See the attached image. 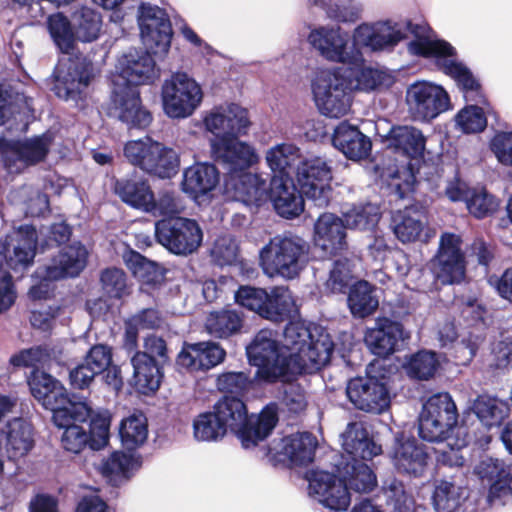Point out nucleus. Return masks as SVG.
Returning <instances> with one entry per match:
<instances>
[{
	"label": "nucleus",
	"mask_w": 512,
	"mask_h": 512,
	"mask_svg": "<svg viewBox=\"0 0 512 512\" xmlns=\"http://www.w3.org/2000/svg\"><path fill=\"white\" fill-rule=\"evenodd\" d=\"M123 260L128 269L144 283H156L162 278L160 267L136 251H127Z\"/></svg>",
	"instance_id": "obj_50"
},
{
	"label": "nucleus",
	"mask_w": 512,
	"mask_h": 512,
	"mask_svg": "<svg viewBox=\"0 0 512 512\" xmlns=\"http://www.w3.org/2000/svg\"><path fill=\"white\" fill-rule=\"evenodd\" d=\"M324 336L332 343L327 333H320L315 339L313 332L304 322L291 321L284 330L282 346L289 359L307 361L310 356H315L316 349H312L311 346H316Z\"/></svg>",
	"instance_id": "obj_33"
},
{
	"label": "nucleus",
	"mask_w": 512,
	"mask_h": 512,
	"mask_svg": "<svg viewBox=\"0 0 512 512\" xmlns=\"http://www.w3.org/2000/svg\"><path fill=\"white\" fill-rule=\"evenodd\" d=\"M362 63L358 67H354L355 80L353 81V90L359 89L363 91H371L380 87L388 86L390 78L383 71L372 68H361Z\"/></svg>",
	"instance_id": "obj_57"
},
{
	"label": "nucleus",
	"mask_w": 512,
	"mask_h": 512,
	"mask_svg": "<svg viewBox=\"0 0 512 512\" xmlns=\"http://www.w3.org/2000/svg\"><path fill=\"white\" fill-rule=\"evenodd\" d=\"M345 225L348 229L371 230L380 219V211L376 205H354L343 212Z\"/></svg>",
	"instance_id": "obj_49"
},
{
	"label": "nucleus",
	"mask_w": 512,
	"mask_h": 512,
	"mask_svg": "<svg viewBox=\"0 0 512 512\" xmlns=\"http://www.w3.org/2000/svg\"><path fill=\"white\" fill-rule=\"evenodd\" d=\"M269 294L262 288L241 286L235 293L236 302L265 318Z\"/></svg>",
	"instance_id": "obj_56"
},
{
	"label": "nucleus",
	"mask_w": 512,
	"mask_h": 512,
	"mask_svg": "<svg viewBox=\"0 0 512 512\" xmlns=\"http://www.w3.org/2000/svg\"><path fill=\"white\" fill-rule=\"evenodd\" d=\"M203 123L206 131L215 136L211 142L215 159L228 170L225 194L243 201L263 198L265 184L247 171L259 156L251 145L238 139L250 126L248 111L235 103L221 104L205 113Z\"/></svg>",
	"instance_id": "obj_2"
},
{
	"label": "nucleus",
	"mask_w": 512,
	"mask_h": 512,
	"mask_svg": "<svg viewBox=\"0 0 512 512\" xmlns=\"http://www.w3.org/2000/svg\"><path fill=\"white\" fill-rule=\"evenodd\" d=\"M201 85L186 73L178 72L163 82L161 99L164 113L171 119H186L201 106Z\"/></svg>",
	"instance_id": "obj_12"
},
{
	"label": "nucleus",
	"mask_w": 512,
	"mask_h": 512,
	"mask_svg": "<svg viewBox=\"0 0 512 512\" xmlns=\"http://www.w3.org/2000/svg\"><path fill=\"white\" fill-rule=\"evenodd\" d=\"M313 99L319 112L330 118L347 115L353 101V81L340 69L316 72L311 81Z\"/></svg>",
	"instance_id": "obj_11"
},
{
	"label": "nucleus",
	"mask_w": 512,
	"mask_h": 512,
	"mask_svg": "<svg viewBox=\"0 0 512 512\" xmlns=\"http://www.w3.org/2000/svg\"><path fill=\"white\" fill-rule=\"evenodd\" d=\"M391 459L398 472L421 476L428 465V455L424 447L414 439L396 438L391 451Z\"/></svg>",
	"instance_id": "obj_34"
},
{
	"label": "nucleus",
	"mask_w": 512,
	"mask_h": 512,
	"mask_svg": "<svg viewBox=\"0 0 512 512\" xmlns=\"http://www.w3.org/2000/svg\"><path fill=\"white\" fill-rule=\"evenodd\" d=\"M439 364L440 359L435 352L420 351L410 358L405 367L410 377L428 380L434 376Z\"/></svg>",
	"instance_id": "obj_55"
},
{
	"label": "nucleus",
	"mask_w": 512,
	"mask_h": 512,
	"mask_svg": "<svg viewBox=\"0 0 512 512\" xmlns=\"http://www.w3.org/2000/svg\"><path fill=\"white\" fill-rule=\"evenodd\" d=\"M133 366L132 383L143 394L155 392L161 381L158 364L145 352H136L131 358Z\"/></svg>",
	"instance_id": "obj_38"
},
{
	"label": "nucleus",
	"mask_w": 512,
	"mask_h": 512,
	"mask_svg": "<svg viewBox=\"0 0 512 512\" xmlns=\"http://www.w3.org/2000/svg\"><path fill=\"white\" fill-rule=\"evenodd\" d=\"M124 155L131 164L160 178H170L179 167L177 152L150 137L128 142Z\"/></svg>",
	"instance_id": "obj_13"
},
{
	"label": "nucleus",
	"mask_w": 512,
	"mask_h": 512,
	"mask_svg": "<svg viewBox=\"0 0 512 512\" xmlns=\"http://www.w3.org/2000/svg\"><path fill=\"white\" fill-rule=\"evenodd\" d=\"M316 446L317 440L311 433H296L274 441L269 454L277 462L305 465L312 462Z\"/></svg>",
	"instance_id": "obj_27"
},
{
	"label": "nucleus",
	"mask_w": 512,
	"mask_h": 512,
	"mask_svg": "<svg viewBox=\"0 0 512 512\" xmlns=\"http://www.w3.org/2000/svg\"><path fill=\"white\" fill-rule=\"evenodd\" d=\"M220 175L216 167L208 163H197L183 173L182 190L198 203L209 200L217 189Z\"/></svg>",
	"instance_id": "obj_29"
},
{
	"label": "nucleus",
	"mask_w": 512,
	"mask_h": 512,
	"mask_svg": "<svg viewBox=\"0 0 512 512\" xmlns=\"http://www.w3.org/2000/svg\"><path fill=\"white\" fill-rule=\"evenodd\" d=\"M473 411L483 425L492 427L499 425L507 417L509 408L505 402L483 395L474 402Z\"/></svg>",
	"instance_id": "obj_45"
},
{
	"label": "nucleus",
	"mask_w": 512,
	"mask_h": 512,
	"mask_svg": "<svg viewBox=\"0 0 512 512\" xmlns=\"http://www.w3.org/2000/svg\"><path fill=\"white\" fill-rule=\"evenodd\" d=\"M392 228L402 243H426L435 235V231L428 225L425 211L415 206L397 211L392 217Z\"/></svg>",
	"instance_id": "obj_28"
},
{
	"label": "nucleus",
	"mask_w": 512,
	"mask_h": 512,
	"mask_svg": "<svg viewBox=\"0 0 512 512\" xmlns=\"http://www.w3.org/2000/svg\"><path fill=\"white\" fill-rule=\"evenodd\" d=\"M308 42L326 60L358 67L363 62L355 45V31L350 43L349 34L337 25L318 26L308 35Z\"/></svg>",
	"instance_id": "obj_14"
},
{
	"label": "nucleus",
	"mask_w": 512,
	"mask_h": 512,
	"mask_svg": "<svg viewBox=\"0 0 512 512\" xmlns=\"http://www.w3.org/2000/svg\"><path fill=\"white\" fill-rule=\"evenodd\" d=\"M120 438L125 448L133 450L143 445L148 436L147 419L142 413H133L121 421Z\"/></svg>",
	"instance_id": "obj_42"
},
{
	"label": "nucleus",
	"mask_w": 512,
	"mask_h": 512,
	"mask_svg": "<svg viewBox=\"0 0 512 512\" xmlns=\"http://www.w3.org/2000/svg\"><path fill=\"white\" fill-rule=\"evenodd\" d=\"M91 416V407L87 402H71L67 408L58 409L53 415L56 426L64 429L61 443L65 450L79 453L89 444L87 430L81 425Z\"/></svg>",
	"instance_id": "obj_22"
},
{
	"label": "nucleus",
	"mask_w": 512,
	"mask_h": 512,
	"mask_svg": "<svg viewBox=\"0 0 512 512\" xmlns=\"http://www.w3.org/2000/svg\"><path fill=\"white\" fill-rule=\"evenodd\" d=\"M405 101L410 116L419 122L429 123L451 109L447 91L428 81L411 84L406 90Z\"/></svg>",
	"instance_id": "obj_16"
},
{
	"label": "nucleus",
	"mask_w": 512,
	"mask_h": 512,
	"mask_svg": "<svg viewBox=\"0 0 512 512\" xmlns=\"http://www.w3.org/2000/svg\"><path fill=\"white\" fill-rule=\"evenodd\" d=\"M457 408L448 393L431 396L423 405L419 417V434L429 442H436L437 461L448 466H462L470 441L468 429L457 425Z\"/></svg>",
	"instance_id": "obj_5"
},
{
	"label": "nucleus",
	"mask_w": 512,
	"mask_h": 512,
	"mask_svg": "<svg viewBox=\"0 0 512 512\" xmlns=\"http://www.w3.org/2000/svg\"><path fill=\"white\" fill-rule=\"evenodd\" d=\"M47 28L51 38L63 53H69L74 44V32L71 22L62 13L48 17Z\"/></svg>",
	"instance_id": "obj_52"
},
{
	"label": "nucleus",
	"mask_w": 512,
	"mask_h": 512,
	"mask_svg": "<svg viewBox=\"0 0 512 512\" xmlns=\"http://www.w3.org/2000/svg\"><path fill=\"white\" fill-rule=\"evenodd\" d=\"M256 176L259 181L265 184V195L263 198L255 201H243L226 194L227 198L240 201L245 204H259L269 197L278 214L285 218L296 217L303 211L304 201L302 195L304 194L301 191L298 192L292 179L272 178L268 194L266 181L262 180L258 175Z\"/></svg>",
	"instance_id": "obj_24"
},
{
	"label": "nucleus",
	"mask_w": 512,
	"mask_h": 512,
	"mask_svg": "<svg viewBox=\"0 0 512 512\" xmlns=\"http://www.w3.org/2000/svg\"><path fill=\"white\" fill-rule=\"evenodd\" d=\"M6 440V451L10 459L25 456L33 447L31 426L20 418L10 421L5 431H0V473L3 472L2 441Z\"/></svg>",
	"instance_id": "obj_35"
},
{
	"label": "nucleus",
	"mask_w": 512,
	"mask_h": 512,
	"mask_svg": "<svg viewBox=\"0 0 512 512\" xmlns=\"http://www.w3.org/2000/svg\"><path fill=\"white\" fill-rule=\"evenodd\" d=\"M345 222L332 213L321 214L314 225V243L327 255H336L347 247Z\"/></svg>",
	"instance_id": "obj_31"
},
{
	"label": "nucleus",
	"mask_w": 512,
	"mask_h": 512,
	"mask_svg": "<svg viewBox=\"0 0 512 512\" xmlns=\"http://www.w3.org/2000/svg\"><path fill=\"white\" fill-rule=\"evenodd\" d=\"M466 498V489L444 480L437 482L432 497L437 512H455Z\"/></svg>",
	"instance_id": "obj_43"
},
{
	"label": "nucleus",
	"mask_w": 512,
	"mask_h": 512,
	"mask_svg": "<svg viewBox=\"0 0 512 512\" xmlns=\"http://www.w3.org/2000/svg\"><path fill=\"white\" fill-rule=\"evenodd\" d=\"M243 326V315L235 309H224L211 313L206 320L208 332L219 338L238 333Z\"/></svg>",
	"instance_id": "obj_41"
},
{
	"label": "nucleus",
	"mask_w": 512,
	"mask_h": 512,
	"mask_svg": "<svg viewBox=\"0 0 512 512\" xmlns=\"http://www.w3.org/2000/svg\"><path fill=\"white\" fill-rule=\"evenodd\" d=\"M88 419H90V424L88 425L90 447L93 450H99L108 444L110 419L106 414H93L92 410L91 416Z\"/></svg>",
	"instance_id": "obj_59"
},
{
	"label": "nucleus",
	"mask_w": 512,
	"mask_h": 512,
	"mask_svg": "<svg viewBox=\"0 0 512 512\" xmlns=\"http://www.w3.org/2000/svg\"><path fill=\"white\" fill-rule=\"evenodd\" d=\"M252 385V381L244 372H227L219 375L217 387L220 391L235 395H243Z\"/></svg>",
	"instance_id": "obj_61"
},
{
	"label": "nucleus",
	"mask_w": 512,
	"mask_h": 512,
	"mask_svg": "<svg viewBox=\"0 0 512 512\" xmlns=\"http://www.w3.org/2000/svg\"><path fill=\"white\" fill-rule=\"evenodd\" d=\"M31 110V102L23 94L14 92L9 86H0V125L10 117L22 115Z\"/></svg>",
	"instance_id": "obj_51"
},
{
	"label": "nucleus",
	"mask_w": 512,
	"mask_h": 512,
	"mask_svg": "<svg viewBox=\"0 0 512 512\" xmlns=\"http://www.w3.org/2000/svg\"><path fill=\"white\" fill-rule=\"evenodd\" d=\"M406 337L400 323L385 321L381 326L370 329L365 341L374 354L384 357L394 352Z\"/></svg>",
	"instance_id": "obj_37"
},
{
	"label": "nucleus",
	"mask_w": 512,
	"mask_h": 512,
	"mask_svg": "<svg viewBox=\"0 0 512 512\" xmlns=\"http://www.w3.org/2000/svg\"><path fill=\"white\" fill-rule=\"evenodd\" d=\"M75 36L83 42L96 40L102 29L101 15L91 8L83 7L73 15Z\"/></svg>",
	"instance_id": "obj_46"
},
{
	"label": "nucleus",
	"mask_w": 512,
	"mask_h": 512,
	"mask_svg": "<svg viewBox=\"0 0 512 512\" xmlns=\"http://www.w3.org/2000/svg\"><path fill=\"white\" fill-rule=\"evenodd\" d=\"M332 141L336 149L352 160L367 157L371 150L369 138L347 122H342L336 127Z\"/></svg>",
	"instance_id": "obj_36"
},
{
	"label": "nucleus",
	"mask_w": 512,
	"mask_h": 512,
	"mask_svg": "<svg viewBox=\"0 0 512 512\" xmlns=\"http://www.w3.org/2000/svg\"><path fill=\"white\" fill-rule=\"evenodd\" d=\"M379 362L373 363L367 370L366 377L349 380L346 394L350 402L359 410L380 414L386 411L391 403V394L384 376L374 375L381 368Z\"/></svg>",
	"instance_id": "obj_15"
},
{
	"label": "nucleus",
	"mask_w": 512,
	"mask_h": 512,
	"mask_svg": "<svg viewBox=\"0 0 512 512\" xmlns=\"http://www.w3.org/2000/svg\"><path fill=\"white\" fill-rule=\"evenodd\" d=\"M92 77L89 63L78 59H62L53 74L52 90L59 98L77 102L86 95Z\"/></svg>",
	"instance_id": "obj_21"
},
{
	"label": "nucleus",
	"mask_w": 512,
	"mask_h": 512,
	"mask_svg": "<svg viewBox=\"0 0 512 512\" xmlns=\"http://www.w3.org/2000/svg\"><path fill=\"white\" fill-rule=\"evenodd\" d=\"M53 142L52 133H44L23 141L0 138V155L10 173H20L25 168L45 160Z\"/></svg>",
	"instance_id": "obj_18"
},
{
	"label": "nucleus",
	"mask_w": 512,
	"mask_h": 512,
	"mask_svg": "<svg viewBox=\"0 0 512 512\" xmlns=\"http://www.w3.org/2000/svg\"><path fill=\"white\" fill-rule=\"evenodd\" d=\"M213 412L224 429L238 435L243 447L251 448L264 440L278 421L277 405H267L257 417L248 418L246 406L237 397H224L219 400Z\"/></svg>",
	"instance_id": "obj_7"
},
{
	"label": "nucleus",
	"mask_w": 512,
	"mask_h": 512,
	"mask_svg": "<svg viewBox=\"0 0 512 512\" xmlns=\"http://www.w3.org/2000/svg\"><path fill=\"white\" fill-rule=\"evenodd\" d=\"M115 193L126 204L148 212L153 210V192L146 181L141 179H120L114 186Z\"/></svg>",
	"instance_id": "obj_39"
},
{
	"label": "nucleus",
	"mask_w": 512,
	"mask_h": 512,
	"mask_svg": "<svg viewBox=\"0 0 512 512\" xmlns=\"http://www.w3.org/2000/svg\"><path fill=\"white\" fill-rule=\"evenodd\" d=\"M407 30L414 35L408 44L411 54L435 58L438 66L456 80L467 101L483 102L479 83L457 61L454 48L448 42L438 39L427 24H403L392 20L363 23L355 28V45L359 51L362 48L373 52L392 50L406 38Z\"/></svg>",
	"instance_id": "obj_3"
},
{
	"label": "nucleus",
	"mask_w": 512,
	"mask_h": 512,
	"mask_svg": "<svg viewBox=\"0 0 512 512\" xmlns=\"http://www.w3.org/2000/svg\"><path fill=\"white\" fill-rule=\"evenodd\" d=\"M309 495L332 511H345L350 503V492L341 477L326 471H312L308 476Z\"/></svg>",
	"instance_id": "obj_23"
},
{
	"label": "nucleus",
	"mask_w": 512,
	"mask_h": 512,
	"mask_svg": "<svg viewBox=\"0 0 512 512\" xmlns=\"http://www.w3.org/2000/svg\"><path fill=\"white\" fill-rule=\"evenodd\" d=\"M37 240V232L33 226H14L13 231L6 236L5 242H0V269L3 268V261L15 272L28 269L36 254Z\"/></svg>",
	"instance_id": "obj_20"
},
{
	"label": "nucleus",
	"mask_w": 512,
	"mask_h": 512,
	"mask_svg": "<svg viewBox=\"0 0 512 512\" xmlns=\"http://www.w3.org/2000/svg\"><path fill=\"white\" fill-rule=\"evenodd\" d=\"M429 267L434 277L442 284H453L463 280L466 265L461 237L454 233H443L438 252L431 259Z\"/></svg>",
	"instance_id": "obj_19"
},
{
	"label": "nucleus",
	"mask_w": 512,
	"mask_h": 512,
	"mask_svg": "<svg viewBox=\"0 0 512 512\" xmlns=\"http://www.w3.org/2000/svg\"><path fill=\"white\" fill-rule=\"evenodd\" d=\"M266 161L273 172L272 178L292 179L295 175L299 189L308 199L322 207L330 199L331 170L320 158L304 159L293 144L283 143L266 152Z\"/></svg>",
	"instance_id": "obj_6"
},
{
	"label": "nucleus",
	"mask_w": 512,
	"mask_h": 512,
	"mask_svg": "<svg viewBox=\"0 0 512 512\" xmlns=\"http://www.w3.org/2000/svg\"><path fill=\"white\" fill-rule=\"evenodd\" d=\"M226 434V430L213 410L199 414L193 421V436L197 441L216 442Z\"/></svg>",
	"instance_id": "obj_48"
},
{
	"label": "nucleus",
	"mask_w": 512,
	"mask_h": 512,
	"mask_svg": "<svg viewBox=\"0 0 512 512\" xmlns=\"http://www.w3.org/2000/svg\"><path fill=\"white\" fill-rule=\"evenodd\" d=\"M313 349V346H311ZM315 356L309 360L289 359L277 335L267 329L259 331L246 347L251 365L258 368L256 376L265 382L290 381L296 375L320 370L330 360L333 343L326 336L314 346Z\"/></svg>",
	"instance_id": "obj_4"
},
{
	"label": "nucleus",
	"mask_w": 512,
	"mask_h": 512,
	"mask_svg": "<svg viewBox=\"0 0 512 512\" xmlns=\"http://www.w3.org/2000/svg\"><path fill=\"white\" fill-rule=\"evenodd\" d=\"M344 451L353 458L341 472L347 490L356 493H369L377 485V478L372 469L358 460H370L381 453V446L376 444L367 430L360 423L349 424L343 434Z\"/></svg>",
	"instance_id": "obj_9"
},
{
	"label": "nucleus",
	"mask_w": 512,
	"mask_h": 512,
	"mask_svg": "<svg viewBox=\"0 0 512 512\" xmlns=\"http://www.w3.org/2000/svg\"><path fill=\"white\" fill-rule=\"evenodd\" d=\"M157 241L177 255H188L201 245L203 233L199 224L192 219L174 217L155 224Z\"/></svg>",
	"instance_id": "obj_17"
},
{
	"label": "nucleus",
	"mask_w": 512,
	"mask_h": 512,
	"mask_svg": "<svg viewBox=\"0 0 512 512\" xmlns=\"http://www.w3.org/2000/svg\"><path fill=\"white\" fill-rule=\"evenodd\" d=\"M142 461L135 453L114 452L102 463V473L111 479L129 478L141 467Z\"/></svg>",
	"instance_id": "obj_44"
},
{
	"label": "nucleus",
	"mask_w": 512,
	"mask_h": 512,
	"mask_svg": "<svg viewBox=\"0 0 512 512\" xmlns=\"http://www.w3.org/2000/svg\"><path fill=\"white\" fill-rule=\"evenodd\" d=\"M294 311V300L290 291L283 287L273 289L268 296L265 319L279 322Z\"/></svg>",
	"instance_id": "obj_53"
},
{
	"label": "nucleus",
	"mask_w": 512,
	"mask_h": 512,
	"mask_svg": "<svg viewBox=\"0 0 512 512\" xmlns=\"http://www.w3.org/2000/svg\"><path fill=\"white\" fill-rule=\"evenodd\" d=\"M238 246L230 234H225L216 239L211 254L220 265L231 264L236 260Z\"/></svg>",
	"instance_id": "obj_63"
},
{
	"label": "nucleus",
	"mask_w": 512,
	"mask_h": 512,
	"mask_svg": "<svg viewBox=\"0 0 512 512\" xmlns=\"http://www.w3.org/2000/svg\"><path fill=\"white\" fill-rule=\"evenodd\" d=\"M466 205L473 216L483 218L493 213L498 203L484 188H473Z\"/></svg>",
	"instance_id": "obj_58"
},
{
	"label": "nucleus",
	"mask_w": 512,
	"mask_h": 512,
	"mask_svg": "<svg viewBox=\"0 0 512 512\" xmlns=\"http://www.w3.org/2000/svg\"><path fill=\"white\" fill-rule=\"evenodd\" d=\"M308 250L301 237L277 235L260 250V266L270 278L294 279L307 264Z\"/></svg>",
	"instance_id": "obj_10"
},
{
	"label": "nucleus",
	"mask_w": 512,
	"mask_h": 512,
	"mask_svg": "<svg viewBox=\"0 0 512 512\" xmlns=\"http://www.w3.org/2000/svg\"><path fill=\"white\" fill-rule=\"evenodd\" d=\"M162 319L155 309H145L133 315L125 322V346L133 350L137 344L138 332L141 329H155L161 325Z\"/></svg>",
	"instance_id": "obj_47"
},
{
	"label": "nucleus",
	"mask_w": 512,
	"mask_h": 512,
	"mask_svg": "<svg viewBox=\"0 0 512 512\" xmlns=\"http://www.w3.org/2000/svg\"><path fill=\"white\" fill-rule=\"evenodd\" d=\"M10 198L12 202L24 205L26 214L33 217L43 215L49 207L47 196L30 186L13 191Z\"/></svg>",
	"instance_id": "obj_54"
},
{
	"label": "nucleus",
	"mask_w": 512,
	"mask_h": 512,
	"mask_svg": "<svg viewBox=\"0 0 512 512\" xmlns=\"http://www.w3.org/2000/svg\"><path fill=\"white\" fill-rule=\"evenodd\" d=\"M378 297L374 288L367 281L355 283L348 295V306L353 316L364 318L371 315L378 307Z\"/></svg>",
	"instance_id": "obj_40"
},
{
	"label": "nucleus",
	"mask_w": 512,
	"mask_h": 512,
	"mask_svg": "<svg viewBox=\"0 0 512 512\" xmlns=\"http://www.w3.org/2000/svg\"><path fill=\"white\" fill-rule=\"evenodd\" d=\"M474 472L490 483L488 501L491 504H505L512 498V467L504 466L498 459L485 456L475 466Z\"/></svg>",
	"instance_id": "obj_25"
},
{
	"label": "nucleus",
	"mask_w": 512,
	"mask_h": 512,
	"mask_svg": "<svg viewBox=\"0 0 512 512\" xmlns=\"http://www.w3.org/2000/svg\"><path fill=\"white\" fill-rule=\"evenodd\" d=\"M88 252L80 243L61 249L49 264L39 267L36 276L43 281L77 276L85 267Z\"/></svg>",
	"instance_id": "obj_26"
},
{
	"label": "nucleus",
	"mask_w": 512,
	"mask_h": 512,
	"mask_svg": "<svg viewBox=\"0 0 512 512\" xmlns=\"http://www.w3.org/2000/svg\"><path fill=\"white\" fill-rule=\"evenodd\" d=\"M490 146L501 164L512 166V132L497 133L493 137Z\"/></svg>",
	"instance_id": "obj_64"
},
{
	"label": "nucleus",
	"mask_w": 512,
	"mask_h": 512,
	"mask_svg": "<svg viewBox=\"0 0 512 512\" xmlns=\"http://www.w3.org/2000/svg\"><path fill=\"white\" fill-rule=\"evenodd\" d=\"M138 22L147 53L130 51L124 54L112 76V114L128 127L146 128L152 121L149 111L141 105L137 86L153 83L159 77L149 53L165 54L171 43L172 30L165 12L158 6L143 3Z\"/></svg>",
	"instance_id": "obj_1"
},
{
	"label": "nucleus",
	"mask_w": 512,
	"mask_h": 512,
	"mask_svg": "<svg viewBox=\"0 0 512 512\" xmlns=\"http://www.w3.org/2000/svg\"><path fill=\"white\" fill-rule=\"evenodd\" d=\"M104 291L111 297L120 298L127 293L126 276L121 269H106L101 276Z\"/></svg>",
	"instance_id": "obj_62"
},
{
	"label": "nucleus",
	"mask_w": 512,
	"mask_h": 512,
	"mask_svg": "<svg viewBox=\"0 0 512 512\" xmlns=\"http://www.w3.org/2000/svg\"><path fill=\"white\" fill-rule=\"evenodd\" d=\"M456 123L465 133H477L486 127L487 119L482 108L470 105L457 114Z\"/></svg>",
	"instance_id": "obj_60"
},
{
	"label": "nucleus",
	"mask_w": 512,
	"mask_h": 512,
	"mask_svg": "<svg viewBox=\"0 0 512 512\" xmlns=\"http://www.w3.org/2000/svg\"><path fill=\"white\" fill-rule=\"evenodd\" d=\"M28 383L35 399L51 410L53 415L58 409L67 408L69 403L76 402L67 396L65 387L58 380L43 371H33Z\"/></svg>",
	"instance_id": "obj_30"
},
{
	"label": "nucleus",
	"mask_w": 512,
	"mask_h": 512,
	"mask_svg": "<svg viewBox=\"0 0 512 512\" xmlns=\"http://www.w3.org/2000/svg\"><path fill=\"white\" fill-rule=\"evenodd\" d=\"M224 358L225 351L217 343L199 342L185 345L177 357V363L190 372H205L220 364Z\"/></svg>",
	"instance_id": "obj_32"
},
{
	"label": "nucleus",
	"mask_w": 512,
	"mask_h": 512,
	"mask_svg": "<svg viewBox=\"0 0 512 512\" xmlns=\"http://www.w3.org/2000/svg\"><path fill=\"white\" fill-rule=\"evenodd\" d=\"M426 138L422 131L413 126H397L391 129L387 137V147L405 157L408 161L382 172L388 186L399 198H404L413 190L415 184L412 160L423 156Z\"/></svg>",
	"instance_id": "obj_8"
}]
</instances>
